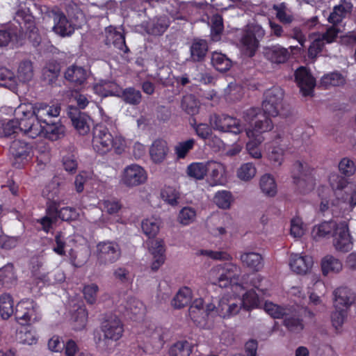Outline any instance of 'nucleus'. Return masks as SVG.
I'll return each instance as SVG.
<instances>
[{
    "instance_id": "nucleus-1",
    "label": "nucleus",
    "mask_w": 356,
    "mask_h": 356,
    "mask_svg": "<svg viewBox=\"0 0 356 356\" xmlns=\"http://www.w3.org/2000/svg\"><path fill=\"white\" fill-rule=\"evenodd\" d=\"M92 143L95 152L100 155L112 149L116 154H122L127 146L125 138L122 136H113L103 122L94 127Z\"/></svg>"
},
{
    "instance_id": "nucleus-2",
    "label": "nucleus",
    "mask_w": 356,
    "mask_h": 356,
    "mask_svg": "<svg viewBox=\"0 0 356 356\" xmlns=\"http://www.w3.org/2000/svg\"><path fill=\"white\" fill-rule=\"evenodd\" d=\"M99 327L103 337L95 336V344L101 350L111 352L112 343L119 341L123 336L124 325L116 315L111 314L104 318Z\"/></svg>"
},
{
    "instance_id": "nucleus-3",
    "label": "nucleus",
    "mask_w": 356,
    "mask_h": 356,
    "mask_svg": "<svg viewBox=\"0 0 356 356\" xmlns=\"http://www.w3.org/2000/svg\"><path fill=\"white\" fill-rule=\"evenodd\" d=\"M329 182L336 196V204L344 211H351L356 206V186L348 185V179L338 174H332Z\"/></svg>"
},
{
    "instance_id": "nucleus-4",
    "label": "nucleus",
    "mask_w": 356,
    "mask_h": 356,
    "mask_svg": "<svg viewBox=\"0 0 356 356\" xmlns=\"http://www.w3.org/2000/svg\"><path fill=\"white\" fill-rule=\"evenodd\" d=\"M240 272V268L233 263H225L211 268L209 275L211 283L220 288H226L229 285L237 284L236 280Z\"/></svg>"
},
{
    "instance_id": "nucleus-5",
    "label": "nucleus",
    "mask_w": 356,
    "mask_h": 356,
    "mask_svg": "<svg viewBox=\"0 0 356 356\" xmlns=\"http://www.w3.org/2000/svg\"><path fill=\"white\" fill-rule=\"evenodd\" d=\"M216 305L209 303L204 307V300L196 299L190 306L188 314L194 324L200 328L209 329L213 323Z\"/></svg>"
},
{
    "instance_id": "nucleus-6",
    "label": "nucleus",
    "mask_w": 356,
    "mask_h": 356,
    "mask_svg": "<svg viewBox=\"0 0 356 356\" xmlns=\"http://www.w3.org/2000/svg\"><path fill=\"white\" fill-rule=\"evenodd\" d=\"M12 156V165L17 169L24 168L32 160L33 156V146L24 140H15L10 146Z\"/></svg>"
},
{
    "instance_id": "nucleus-7",
    "label": "nucleus",
    "mask_w": 356,
    "mask_h": 356,
    "mask_svg": "<svg viewBox=\"0 0 356 356\" xmlns=\"http://www.w3.org/2000/svg\"><path fill=\"white\" fill-rule=\"evenodd\" d=\"M65 127L60 121L53 120L47 124L40 125L31 123V130H29V138H35L38 136H43L51 141H56L65 135Z\"/></svg>"
},
{
    "instance_id": "nucleus-8",
    "label": "nucleus",
    "mask_w": 356,
    "mask_h": 356,
    "mask_svg": "<svg viewBox=\"0 0 356 356\" xmlns=\"http://www.w3.org/2000/svg\"><path fill=\"white\" fill-rule=\"evenodd\" d=\"M284 95L283 90L278 86H273L264 92L262 110L265 115L271 117H276L279 115Z\"/></svg>"
},
{
    "instance_id": "nucleus-9",
    "label": "nucleus",
    "mask_w": 356,
    "mask_h": 356,
    "mask_svg": "<svg viewBox=\"0 0 356 356\" xmlns=\"http://www.w3.org/2000/svg\"><path fill=\"white\" fill-rule=\"evenodd\" d=\"M60 113V107L59 106L40 104L34 107L32 113L26 114L23 112V115L26 120L33 119L34 124H40L42 125L54 120V118L58 117Z\"/></svg>"
},
{
    "instance_id": "nucleus-10",
    "label": "nucleus",
    "mask_w": 356,
    "mask_h": 356,
    "mask_svg": "<svg viewBox=\"0 0 356 356\" xmlns=\"http://www.w3.org/2000/svg\"><path fill=\"white\" fill-rule=\"evenodd\" d=\"M265 34V30L259 24H251L248 26L241 42L250 57L254 56Z\"/></svg>"
},
{
    "instance_id": "nucleus-11",
    "label": "nucleus",
    "mask_w": 356,
    "mask_h": 356,
    "mask_svg": "<svg viewBox=\"0 0 356 356\" xmlns=\"http://www.w3.org/2000/svg\"><path fill=\"white\" fill-rule=\"evenodd\" d=\"M210 122L215 130L237 135L243 130L241 120L225 114H214L210 118Z\"/></svg>"
},
{
    "instance_id": "nucleus-12",
    "label": "nucleus",
    "mask_w": 356,
    "mask_h": 356,
    "mask_svg": "<svg viewBox=\"0 0 356 356\" xmlns=\"http://www.w3.org/2000/svg\"><path fill=\"white\" fill-rule=\"evenodd\" d=\"M121 255L119 245L113 241H102L97 245L98 261L102 264H109L117 261Z\"/></svg>"
},
{
    "instance_id": "nucleus-13",
    "label": "nucleus",
    "mask_w": 356,
    "mask_h": 356,
    "mask_svg": "<svg viewBox=\"0 0 356 356\" xmlns=\"http://www.w3.org/2000/svg\"><path fill=\"white\" fill-rule=\"evenodd\" d=\"M333 245L337 251L348 252L353 248L352 237L346 221L338 223L332 234Z\"/></svg>"
},
{
    "instance_id": "nucleus-14",
    "label": "nucleus",
    "mask_w": 356,
    "mask_h": 356,
    "mask_svg": "<svg viewBox=\"0 0 356 356\" xmlns=\"http://www.w3.org/2000/svg\"><path fill=\"white\" fill-rule=\"evenodd\" d=\"M292 173L293 182L298 186L301 193H306L314 189L315 179L311 175V173L307 175L304 172L303 163L302 162L296 161L293 163Z\"/></svg>"
},
{
    "instance_id": "nucleus-15",
    "label": "nucleus",
    "mask_w": 356,
    "mask_h": 356,
    "mask_svg": "<svg viewBox=\"0 0 356 356\" xmlns=\"http://www.w3.org/2000/svg\"><path fill=\"white\" fill-rule=\"evenodd\" d=\"M33 119L26 120L24 116L20 118H14L8 122L3 120V126L1 129L2 137H10L18 131L29 138V130H31Z\"/></svg>"
},
{
    "instance_id": "nucleus-16",
    "label": "nucleus",
    "mask_w": 356,
    "mask_h": 356,
    "mask_svg": "<svg viewBox=\"0 0 356 356\" xmlns=\"http://www.w3.org/2000/svg\"><path fill=\"white\" fill-rule=\"evenodd\" d=\"M241 306L238 300L230 295H225L218 300V305L214 309V316L218 314L220 317L229 318L238 313Z\"/></svg>"
},
{
    "instance_id": "nucleus-17",
    "label": "nucleus",
    "mask_w": 356,
    "mask_h": 356,
    "mask_svg": "<svg viewBox=\"0 0 356 356\" xmlns=\"http://www.w3.org/2000/svg\"><path fill=\"white\" fill-rule=\"evenodd\" d=\"M295 80L303 96L313 93L316 80L305 67L301 66L296 70Z\"/></svg>"
},
{
    "instance_id": "nucleus-18",
    "label": "nucleus",
    "mask_w": 356,
    "mask_h": 356,
    "mask_svg": "<svg viewBox=\"0 0 356 356\" xmlns=\"http://www.w3.org/2000/svg\"><path fill=\"white\" fill-rule=\"evenodd\" d=\"M53 31L61 37L71 36L74 32V27L62 11L57 10L52 12Z\"/></svg>"
},
{
    "instance_id": "nucleus-19",
    "label": "nucleus",
    "mask_w": 356,
    "mask_h": 356,
    "mask_svg": "<svg viewBox=\"0 0 356 356\" xmlns=\"http://www.w3.org/2000/svg\"><path fill=\"white\" fill-rule=\"evenodd\" d=\"M122 179L128 186H138L146 181V172L140 165L132 164L124 169Z\"/></svg>"
},
{
    "instance_id": "nucleus-20",
    "label": "nucleus",
    "mask_w": 356,
    "mask_h": 356,
    "mask_svg": "<svg viewBox=\"0 0 356 356\" xmlns=\"http://www.w3.org/2000/svg\"><path fill=\"white\" fill-rule=\"evenodd\" d=\"M105 32L106 44H113L114 47L124 54H127L129 52V49L126 44L125 36L124 33L117 31L116 28L113 26H108L106 29Z\"/></svg>"
},
{
    "instance_id": "nucleus-21",
    "label": "nucleus",
    "mask_w": 356,
    "mask_h": 356,
    "mask_svg": "<svg viewBox=\"0 0 356 356\" xmlns=\"http://www.w3.org/2000/svg\"><path fill=\"white\" fill-rule=\"evenodd\" d=\"M263 53L267 60L276 64L284 63L290 57L289 49L280 44L264 47Z\"/></svg>"
},
{
    "instance_id": "nucleus-22",
    "label": "nucleus",
    "mask_w": 356,
    "mask_h": 356,
    "mask_svg": "<svg viewBox=\"0 0 356 356\" xmlns=\"http://www.w3.org/2000/svg\"><path fill=\"white\" fill-rule=\"evenodd\" d=\"M69 115L73 126L79 134L84 136L90 131L92 120L88 114L74 109Z\"/></svg>"
},
{
    "instance_id": "nucleus-23",
    "label": "nucleus",
    "mask_w": 356,
    "mask_h": 356,
    "mask_svg": "<svg viewBox=\"0 0 356 356\" xmlns=\"http://www.w3.org/2000/svg\"><path fill=\"white\" fill-rule=\"evenodd\" d=\"M169 21L164 17H154L143 23V28L149 35H162L169 27Z\"/></svg>"
},
{
    "instance_id": "nucleus-24",
    "label": "nucleus",
    "mask_w": 356,
    "mask_h": 356,
    "mask_svg": "<svg viewBox=\"0 0 356 356\" xmlns=\"http://www.w3.org/2000/svg\"><path fill=\"white\" fill-rule=\"evenodd\" d=\"M148 246L154 258L151 268L153 271H156L163 264L165 259L164 242L163 240H152L148 243Z\"/></svg>"
},
{
    "instance_id": "nucleus-25",
    "label": "nucleus",
    "mask_w": 356,
    "mask_h": 356,
    "mask_svg": "<svg viewBox=\"0 0 356 356\" xmlns=\"http://www.w3.org/2000/svg\"><path fill=\"white\" fill-rule=\"evenodd\" d=\"M313 260L311 257L299 254H292L290 257L289 266L293 272L297 274H305L312 267Z\"/></svg>"
},
{
    "instance_id": "nucleus-26",
    "label": "nucleus",
    "mask_w": 356,
    "mask_h": 356,
    "mask_svg": "<svg viewBox=\"0 0 356 356\" xmlns=\"http://www.w3.org/2000/svg\"><path fill=\"white\" fill-rule=\"evenodd\" d=\"M335 308L348 310L355 302V297L352 291L348 287H339L334 291Z\"/></svg>"
},
{
    "instance_id": "nucleus-27",
    "label": "nucleus",
    "mask_w": 356,
    "mask_h": 356,
    "mask_svg": "<svg viewBox=\"0 0 356 356\" xmlns=\"http://www.w3.org/2000/svg\"><path fill=\"white\" fill-rule=\"evenodd\" d=\"M65 78L74 86L78 87L85 83L88 79V73L83 67L72 65L67 68Z\"/></svg>"
},
{
    "instance_id": "nucleus-28",
    "label": "nucleus",
    "mask_w": 356,
    "mask_h": 356,
    "mask_svg": "<svg viewBox=\"0 0 356 356\" xmlns=\"http://www.w3.org/2000/svg\"><path fill=\"white\" fill-rule=\"evenodd\" d=\"M94 92L99 96L106 97L109 96L120 97V88L114 81L101 80L93 86Z\"/></svg>"
},
{
    "instance_id": "nucleus-29",
    "label": "nucleus",
    "mask_w": 356,
    "mask_h": 356,
    "mask_svg": "<svg viewBox=\"0 0 356 356\" xmlns=\"http://www.w3.org/2000/svg\"><path fill=\"white\" fill-rule=\"evenodd\" d=\"M168 152V143L162 139L155 140L149 148V155L154 163H162L165 159Z\"/></svg>"
},
{
    "instance_id": "nucleus-30",
    "label": "nucleus",
    "mask_w": 356,
    "mask_h": 356,
    "mask_svg": "<svg viewBox=\"0 0 356 356\" xmlns=\"http://www.w3.org/2000/svg\"><path fill=\"white\" fill-rule=\"evenodd\" d=\"M15 18L22 28L24 29L26 32L33 34L37 33L38 29L35 26V18L30 13L29 9L18 10Z\"/></svg>"
},
{
    "instance_id": "nucleus-31",
    "label": "nucleus",
    "mask_w": 356,
    "mask_h": 356,
    "mask_svg": "<svg viewBox=\"0 0 356 356\" xmlns=\"http://www.w3.org/2000/svg\"><path fill=\"white\" fill-rule=\"evenodd\" d=\"M283 325L291 332L299 333L304 329L303 319L301 314L297 312H289L284 316Z\"/></svg>"
},
{
    "instance_id": "nucleus-32",
    "label": "nucleus",
    "mask_w": 356,
    "mask_h": 356,
    "mask_svg": "<svg viewBox=\"0 0 356 356\" xmlns=\"http://www.w3.org/2000/svg\"><path fill=\"white\" fill-rule=\"evenodd\" d=\"M60 73V65L56 60H49L42 70L43 81L49 85L54 83Z\"/></svg>"
},
{
    "instance_id": "nucleus-33",
    "label": "nucleus",
    "mask_w": 356,
    "mask_h": 356,
    "mask_svg": "<svg viewBox=\"0 0 356 356\" xmlns=\"http://www.w3.org/2000/svg\"><path fill=\"white\" fill-rule=\"evenodd\" d=\"M209 47L207 40L203 39H194L191 47V60L193 62H202L208 52Z\"/></svg>"
},
{
    "instance_id": "nucleus-34",
    "label": "nucleus",
    "mask_w": 356,
    "mask_h": 356,
    "mask_svg": "<svg viewBox=\"0 0 356 356\" xmlns=\"http://www.w3.org/2000/svg\"><path fill=\"white\" fill-rule=\"evenodd\" d=\"M242 263L254 271H259L264 266L263 258L259 253L250 252L241 255Z\"/></svg>"
},
{
    "instance_id": "nucleus-35",
    "label": "nucleus",
    "mask_w": 356,
    "mask_h": 356,
    "mask_svg": "<svg viewBox=\"0 0 356 356\" xmlns=\"http://www.w3.org/2000/svg\"><path fill=\"white\" fill-rule=\"evenodd\" d=\"M210 181L212 186L224 185L227 182L225 167L220 163L209 165Z\"/></svg>"
},
{
    "instance_id": "nucleus-36",
    "label": "nucleus",
    "mask_w": 356,
    "mask_h": 356,
    "mask_svg": "<svg viewBox=\"0 0 356 356\" xmlns=\"http://www.w3.org/2000/svg\"><path fill=\"white\" fill-rule=\"evenodd\" d=\"M192 300V291L190 288L184 286L181 288L172 300V305L177 309L183 308L191 303Z\"/></svg>"
},
{
    "instance_id": "nucleus-37",
    "label": "nucleus",
    "mask_w": 356,
    "mask_h": 356,
    "mask_svg": "<svg viewBox=\"0 0 356 356\" xmlns=\"http://www.w3.org/2000/svg\"><path fill=\"white\" fill-rule=\"evenodd\" d=\"M341 269V261L332 255L325 256L321 261V270L324 275L330 273H339Z\"/></svg>"
},
{
    "instance_id": "nucleus-38",
    "label": "nucleus",
    "mask_w": 356,
    "mask_h": 356,
    "mask_svg": "<svg viewBox=\"0 0 356 356\" xmlns=\"http://www.w3.org/2000/svg\"><path fill=\"white\" fill-rule=\"evenodd\" d=\"M120 97L127 104L136 106L142 100V95L140 90L134 87L126 88L124 90L120 89Z\"/></svg>"
},
{
    "instance_id": "nucleus-39",
    "label": "nucleus",
    "mask_w": 356,
    "mask_h": 356,
    "mask_svg": "<svg viewBox=\"0 0 356 356\" xmlns=\"http://www.w3.org/2000/svg\"><path fill=\"white\" fill-rule=\"evenodd\" d=\"M211 63L213 66L219 72L228 71L232 65V60L222 53L213 52L211 56Z\"/></svg>"
},
{
    "instance_id": "nucleus-40",
    "label": "nucleus",
    "mask_w": 356,
    "mask_h": 356,
    "mask_svg": "<svg viewBox=\"0 0 356 356\" xmlns=\"http://www.w3.org/2000/svg\"><path fill=\"white\" fill-rule=\"evenodd\" d=\"M14 313V303L10 294L4 293L0 296V314L3 319H8Z\"/></svg>"
},
{
    "instance_id": "nucleus-41",
    "label": "nucleus",
    "mask_w": 356,
    "mask_h": 356,
    "mask_svg": "<svg viewBox=\"0 0 356 356\" xmlns=\"http://www.w3.org/2000/svg\"><path fill=\"white\" fill-rule=\"evenodd\" d=\"M260 188L262 192L269 197H274L277 193V184L274 177L265 174L260 179Z\"/></svg>"
},
{
    "instance_id": "nucleus-42",
    "label": "nucleus",
    "mask_w": 356,
    "mask_h": 356,
    "mask_svg": "<svg viewBox=\"0 0 356 356\" xmlns=\"http://www.w3.org/2000/svg\"><path fill=\"white\" fill-rule=\"evenodd\" d=\"M33 77V63L31 60H25L20 62L17 69V78L21 82H29Z\"/></svg>"
},
{
    "instance_id": "nucleus-43",
    "label": "nucleus",
    "mask_w": 356,
    "mask_h": 356,
    "mask_svg": "<svg viewBox=\"0 0 356 356\" xmlns=\"http://www.w3.org/2000/svg\"><path fill=\"white\" fill-rule=\"evenodd\" d=\"M209 170L207 163L195 162L191 163L187 168V174L189 177L197 180L203 179Z\"/></svg>"
},
{
    "instance_id": "nucleus-44",
    "label": "nucleus",
    "mask_w": 356,
    "mask_h": 356,
    "mask_svg": "<svg viewBox=\"0 0 356 356\" xmlns=\"http://www.w3.org/2000/svg\"><path fill=\"white\" fill-rule=\"evenodd\" d=\"M191 353V343L186 340L176 342L169 350L170 356H190Z\"/></svg>"
},
{
    "instance_id": "nucleus-45",
    "label": "nucleus",
    "mask_w": 356,
    "mask_h": 356,
    "mask_svg": "<svg viewBox=\"0 0 356 356\" xmlns=\"http://www.w3.org/2000/svg\"><path fill=\"white\" fill-rule=\"evenodd\" d=\"M263 120H257L253 128V130H248L247 131V135L248 137H251L254 136V132L257 134H261L264 132L269 131L273 128V124L270 116L268 115H263Z\"/></svg>"
},
{
    "instance_id": "nucleus-46",
    "label": "nucleus",
    "mask_w": 356,
    "mask_h": 356,
    "mask_svg": "<svg viewBox=\"0 0 356 356\" xmlns=\"http://www.w3.org/2000/svg\"><path fill=\"white\" fill-rule=\"evenodd\" d=\"M239 305L248 311L256 308L259 303V296L254 289L247 291L243 295L242 300H238Z\"/></svg>"
},
{
    "instance_id": "nucleus-47",
    "label": "nucleus",
    "mask_w": 356,
    "mask_h": 356,
    "mask_svg": "<svg viewBox=\"0 0 356 356\" xmlns=\"http://www.w3.org/2000/svg\"><path fill=\"white\" fill-rule=\"evenodd\" d=\"M211 22L210 36L213 41L216 42L220 40L224 30L223 19L220 15L216 14L212 17Z\"/></svg>"
},
{
    "instance_id": "nucleus-48",
    "label": "nucleus",
    "mask_w": 356,
    "mask_h": 356,
    "mask_svg": "<svg viewBox=\"0 0 356 356\" xmlns=\"http://www.w3.org/2000/svg\"><path fill=\"white\" fill-rule=\"evenodd\" d=\"M63 200L58 197H49L47 202L46 215L58 220L60 215V209Z\"/></svg>"
},
{
    "instance_id": "nucleus-49",
    "label": "nucleus",
    "mask_w": 356,
    "mask_h": 356,
    "mask_svg": "<svg viewBox=\"0 0 356 356\" xmlns=\"http://www.w3.org/2000/svg\"><path fill=\"white\" fill-rule=\"evenodd\" d=\"M195 145V140L189 138L186 140L178 143L175 147V154L178 159H184L191 151Z\"/></svg>"
},
{
    "instance_id": "nucleus-50",
    "label": "nucleus",
    "mask_w": 356,
    "mask_h": 356,
    "mask_svg": "<svg viewBox=\"0 0 356 356\" xmlns=\"http://www.w3.org/2000/svg\"><path fill=\"white\" fill-rule=\"evenodd\" d=\"M265 312L273 318H283L289 312V308L283 307L272 302H266L264 306Z\"/></svg>"
},
{
    "instance_id": "nucleus-51",
    "label": "nucleus",
    "mask_w": 356,
    "mask_h": 356,
    "mask_svg": "<svg viewBox=\"0 0 356 356\" xmlns=\"http://www.w3.org/2000/svg\"><path fill=\"white\" fill-rule=\"evenodd\" d=\"M345 79L342 74L337 72L325 74L321 79V84L326 88L330 86H339L343 84Z\"/></svg>"
},
{
    "instance_id": "nucleus-52",
    "label": "nucleus",
    "mask_w": 356,
    "mask_h": 356,
    "mask_svg": "<svg viewBox=\"0 0 356 356\" xmlns=\"http://www.w3.org/2000/svg\"><path fill=\"white\" fill-rule=\"evenodd\" d=\"M88 322V312L86 309L80 308L73 314V329L79 331L83 330Z\"/></svg>"
},
{
    "instance_id": "nucleus-53",
    "label": "nucleus",
    "mask_w": 356,
    "mask_h": 356,
    "mask_svg": "<svg viewBox=\"0 0 356 356\" xmlns=\"http://www.w3.org/2000/svg\"><path fill=\"white\" fill-rule=\"evenodd\" d=\"M161 198L168 204L175 206L178 204L179 193L172 186H165L161 192Z\"/></svg>"
},
{
    "instance_id": "nucleus-54",
    "label": "nucleus",
    "mask_w": 356,
    "mask_h": 356,
    "mask_svg": "<svg viewBox=\"0 0 356 356\" xmlns=\"http://www.w3.org/2000/svg\"><path fill=\"white\" fill-rule=\"evenodd\" d=\"M198 101L194 95L184 96L181 100V107L188 115H194L198 113Z\"/></svg>"
},
{
    "instance_id": "nucleus-55",
    "label": "nucleus",
    "mask_w": 356,
    "mask_h": 356,
    "mask_svg": "<svg viewBox=\"0 0 356 356\" xmlns=\"http://www.w3.org/2000/svg\"><path fill=\"white\" fill-rule=\"evenodd\" d=\"M273 10L276 12V18L284 25L289 24L293 22V17L286 13L285 3L274 4L273 6Z\"/></svg>"
},
{
    "instance_id": "nucleus-56",
    "label": "nucleus",
    "mask_w": 356,
    "mask_h": 356,
    "mask_svg": "<svg viewBox=\"0 0 356 356\" xmlns=\"http://www.w3.org/2000/svg\"><path fill=\"white\" fill-rule=\"evenodd\" d=\"M232 199V195L231 192L227 191H221L216 193L213 197V201L219 208L226 209L229 208Z\"/></svg>"
},
{
    "instance_id": "nucleus-57",
    "label": "nucleus",
    "mask_w": 356,
    "mask_h": 356,
    "mask_svg": "<svg viewBox=\"0 0 356 356\" xmlns=\"http://www.w3.org/2000/svg\"><path fill=\"white\" fill-rule=\"evenodd\" d=\"M15 85V76L13 72L5 67H0V86L11 88Z\"/></svg>"
},
{
    "instance_id": "nucleus-58",
    "label": "nucleus",
    "mask_w": 356,
    "mask_h": 356,
    "mask_svg": "<svg viewBox=\"0 0 356 356\" xmlns=\"http://www.w3.org/2000/svg\"><path fill=\"white\" fill-rule=\"evenodd\" d=\"M16 280L13 264L0 268V286L13 283Z\"/></svg>"
},
{
    "instance_id": "nucleus-59",
    "label": "nucleus",
    "mask_w": 356,
    "mask_h": 356,
    "mask_svg": "<svg viewBox=\"0 0 356 356\" xmlns=\"http://www.w3.org/2000/svg\"><path fill=\"white\" fill-rule=\"evenodd\" d=\"M339 29L334 26H331L323 33H313L311 36H318L323 42L330 44L333 42L337 38Z\"/></svg>"
},
{
    "instance_id": "nucleus-60",
    "label": "nucleus",
    "mask_w": 356,
    "mask_h": 356,
    "mask_svg": "<svg viewBox=\"0 0 356 356\" xmlns=\"http://www.w3.org/2000/svg\"><path fill=\"white\" fill-rule=\"evenodd\" d=\"M284 149L280 146H273L268 154V158L274 166H280L284 161Z\"/></svg>"
},
{
    "instance_id": "nucleus-61",
    "label": "nucleus",
    "mask_w": 356,
    "mask_h": 356,
    "mask_svg": "<svg viewBox=\"0 0 356 356\" xmlns=\"http://www.w3.org/2000/svg\"><path fill=\"white\" fill-rule=\"evenodd\" d=\"M338 223H336L333 221H325L317 227L314 228V232L316 234V236L318 237H325L329 234H330L332 232H334V229Z\"/></svg>"
},
{
    "instance_id": "nucleus-62",
    "label": "nucleus",
    "mask_w": 356,
    "mask_h": 356,
    "mask_svg": "<svg viewBox=\"0 0 356 356\" xmlns=\"http://www.w3.org/2000/svg\"><path fill=\"white\" fill-rule=\"evenodd\" d=\"M142 229L144 234L149 237V238L156 236L159 230V227L157 222L153 219H145L142 222Z\"/></svg>"
},
{
    "instance_id": "nucleus-63",
    "label": "nucleus",
    "mask_w": 356,
    "mask_h": 356,
    "mask_svg": "<svg viewBox=\"0 0 356 356\" xmlns=\"http://www.w3.org/2000/svg\"><path fill=\"white\" fill-rule=\"evenodd\" d=\"M256 174V168L252 163L243 164L237 171L238 177L244 181L250 180Z\"/></svg>"
},
{
    "instance_id": "nucleus-64",
    "label": "nucleus",
    "mask_w": 356,
    "mask_h": 356,
    "mask_svg": "<svg viewBox=\"0 0 356 356\" xmlns=\"http://www.w3.org/2000/svg\"><path fill=\"white\" fill-rule=\"evenodd\" d=\"M339 172L346 177L353 175L356 171V166L353 161L345 157L339 163Z\"/></svg>"
}]
</instances>
